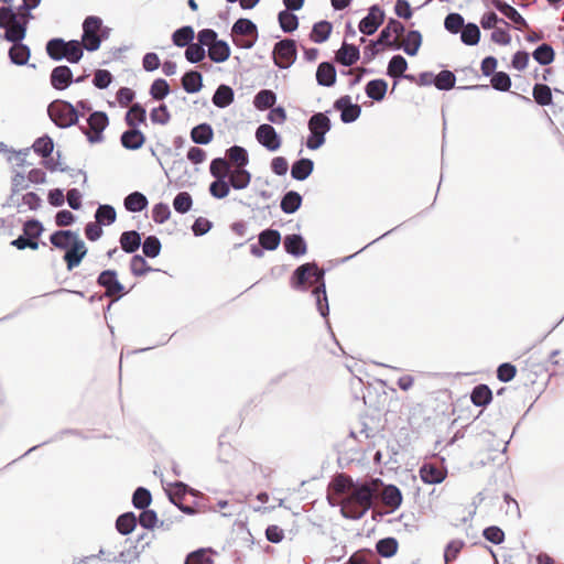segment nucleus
<instances>
[{
	"mask_svg": "<svg viewBox=\"0 0 564 564\" xmlns=\"http://www.w3.org/2000/svg\"><path fill=\"white\" fill-rule=\"evenodd\" d=\"M145 121V107L140 102H134L124 116V122L129 129L124 130L120 135V143L122 148L130 151H137L144 145L147 138L139 129V126Z\"/></svg>",
	"mask_w": 564,
	"mask_h": 564,
	"instance_id": "nucleus-1",
	"label": "nucleus"
},
{
	"mask_svg": "<svg viewBox=\"0 0 564 564\" xmlns=\"http://www.w3.org/2000/svg\"><path fill=\"white\" fill-rule=\"evenodd\" d=\"M45 51L54 62L66 59L69 64H77L83 58V47L79 40L66 41L63 37H52L46 42Z\"/></svg>",
	"mask_w": 564,
	"mask_h": 564,
	"instance_id": "nucleus-2",
	"label": "nucleus"
},
{
	"mask_svg": "<svg viewBox=\"0 0 564 564\" xmlns=\"http://www.w3.org/2000/svg\"><path fill=\"white\" fill-rule=\"evenodd\" d=\"M47 115L51 121L59 129H67L73 126H78L83 113L78 108L67 100L55 99L47 106Z\"/></svg>",
	"mask_w": 564,
	"mask_h": 564,
	"instance_id": "nucleus-3",
	"label": "nucleus"
},
{
	"mask_svg": "<svg viewBox=\"0 0 564 564\" xmlns=\"http://www.w3.org/2000/svg\"><path fill=\"white\" fill-rule=\"evenodd\" d=\"M330 110L314 112L308 121L307 128L310 134L306 140V148L315 151L322 148L326 142V134L332 130L333 124L329 119Z\"/></svg>",
	"mask_w": 564,
	"mask_h": 564,
	"instance_id": "nucleus-4",
	"label": "nucleus"
},
{
	"mask_svg": "<svg viewBox=\"0 0 564 564\" xmlns=\"http://www.w3.org/2000/svg\"><path fill=\"white\" fill-rule=\"evenodd\" d=\"M325 269H313L312 270V278L317 283V286L312 290L311 294L315 300L316 310L319 313V315L325 319L326 327L333 337L336 345L343 350L341 346L339 345L338 340L335 337V334L333 332V328L330 326L328 316H329V304H328V297L326 293V282H325Z\"/></svg>",
	"mask_w": 564,
	"mask_h": 564,
	"instance_id": "nucleus-5",
	"label": "nucleus"
},
{
	"mask_svg": "<svg viewBox=\"0 0 564 564\" xmlns=\"http://www.w3.org/2000/svg\"><path fill=\"white\" fill-rule=\"evenodd\" d=\"M232 43L242 50H250L258 41L257 24L248 18H239L231 26Z\"/></svg>",
	"mask_w": 564,
	"mask_h": 564,
	"instance_id": "nucleus-6",
	"label": "nucleus"
},
{
	"mask_svg": "<svg viewBox=\"0 0 564 564\" xmlns=\"http://www.w3.org/2000/svg\"><path fill=\"white\" fill-rule=\"evenodd\" d=\"M87 126L78 122V129L86 137L87 141L91 144L100 143L104 141V131L109 124L108 115L101 110L91 111L86 118Z\"/></svg>",
	"mask_w": 564,
	"mask_h": 564,
	"instance_id": "nucleus-7",
	"label": "nucleus"
},
{
	"mask_svg": "<svg viewBox=\"0 0 564 564\" xmlns=\"http://www.w3.org/2000/svg\"><path fill=\"white\" fill-rule=\"evenodd\" d=\"M97 284L105 289V295L107 297L116 296V299L107 305V311L110 310L115 302L128 293L124 285L119 281L118 272L115 269L102 270L97 276Z\"/></svg>",
	"mask_w": 564,
	"mask_h": 564,
	"instance_id": "nucleus-8",
	"label": "nucleus"
},
{
	"mask_svg": "<svg viewBox=\"0 0 564 564\" xmlns=\"http://www.w3.org/2000/svg\"><path fill=\"white\" fill-rule=\"evenodd\" d=\"M102 26L101 18L97 15H88L85 18L83 22V33L82 39L79 40L83 47V53L85 51L91 53L99 50L101 45V39L99 37L98 31Z\"/></svg>",
	"mask_w": 564,
	"mask_h": 564,
	"instance_id": "nucleus-9",
	"label": "nucleus"
},
{
	"mask_svg": "<svg viewBox=\"0 0 564 564\" xmlns=\"http://www.w3.org/2000/svg\"><path fill=\"white\" fill-rule=\"evenodd\" d=\"M297 45L293 39H283L274 44L272 59L280 69L290 68L296 61Z\"/></svg>",
	"mask_w": 564,
	"mask_h": 564,
	"instance_id": "nucleus-10",
	"label": "nucleus"
},
{
	"mask_svg": "<svg viewBox=\"0 0 564 564\" xmlns=\"http://www.w3.org/2000/svg\"><path fill=\"white\" fill-rule=\"evenodd\" d=\"M171 487L172 489L166 491L170 502L185 514H196L197 510L194 507L181 503V500H183L186 495L195 496L197 492L196 489L180 480L171 484Z\"/></svg>",
	"mask_w": 564,
	"mask_h": 564,
	"instance_id": "nucleus-11",
	"label": "nucleus"
},
{
	"mask_svg": "<svg viewBox=\"0 0 564 564\" xmlns=\"http://www.w3.org/2000/svg\"><path fill=\"white\" fill-rule=\"evenodd\" d=\"M72 240V243L64 250L65 253L63 256L68 271H73L75 268L79 267L88 253V248L78 231Z\"/></svg>",
	"mask_w": 564,
	"mask_h": 564,
	"instance_id": "nucleus-12",
	"label": "nucleus"
},
{
	"mask_svg": "<svg viewBox=\"0 0 564 564\" xmlns=\"http://www.w3.org/2000/svg\"><path fill=\"white\" fill-rule=\"evenodd\" d=\"M333 109L340 112V121L345 124L352 123L361 116V106L352 102L349 95L337 98L333 104Z\"/></svg>",
	"mask_w": 564,
	"mask_h": 564,
	"instance_id": "nucleus-13",
	"label": "nucleus"
},
{
	"mask_svg": "<svg viewBox=\"0 0 564 564\" xmlns=\"http://www.w3.org/2000/svg\"><path fill=\"white\" fill-rule=\"evenodd\" d=\"M384 19V10L379 4H372L368 9V13L359 21L358 30L364 35H373L382 25Z\"/></svg>",
	"mask_w": 564,
	"mask_h": 564,
	"instance_id": "nucleus-14",
	"label": "nucleus"
},
{
	"mask_svg": "<svg viewBox=\"0 0 564 564\" xmlns=\"http://www.w3.org/2000/svg\"><path fill=\"white\" fill-rule=\"evenodd\" d=\"M256 139L269 152H276L282 144V138L270 123H261L256 130Z\"/></svg>",
	"mask_w": 564,
	"mask_h": 564,
	"instance_id": "nucleus-15",
	"label": "nucleus"
},
{
	"mask_svg": "<svg viewBox=\"0 0 564 564\" xmlns=\"http://www.w3.org/2000/svg\"><path fill=\"white\" fill-rule=\"evenodd\" d=\"M405 33V26L395 18H389L387 24L381 29L378 37L379 42H383V47L393 51L400 50V44L392 40V35L400 36Z\"/></svg>",
	"mask_w": 564,
	"mask_h": 564,
	"instance_id": "nucleus-16",
	"label": "nucleus"
},
{
	"mask_svg": "<svg viewBox=\"0 0 564 564\" xmlns=\"http://www.w3.org/2000/svg\"><path fill=\"white\" fill-rule=\"evenodd\" d=\"M31 47L24 43V40L15 39L11 42L8 51V57L11 64L15 66H25L35 68V64H29L31 58Z\"/></svg>",
	"mask_w": 564,
	"mask_h": 564,
	"instance_id": "nucleus-17",
	"label": "nucleus"
},
{
	"mask_svg": "<svg viewBox=\"0 0 564 564\" xmlns=\"http://www.w3.org/2000/svg\"><path fill=\"white\" fill-rule=\"evenodd\" d=\"M313 269H317V263L315 261L300 264L291 274V288L299 292H307V281L312 278Z\"/></svg>",
	"mask_w": 564,
	"mask_h": 564,
	"instance_id": "nucleus-18",
	"label": "nucleus"
},
{
	"mask_svg": "<svg viewBox=\"0 0 564 564\" xmlns=\"http://www.w3.org/2000/svg\"><path fill=\"white\" fill-rule=\"evenodd\" d=\"M74 83L73 70L68 65L55 66L50 74L51 86L58 91L67 89Z\"/></svg>",
	"mask_w": 564,
	"mask_h": 564,
	"instance_id": "nucleus-19",
	"label": "nucleus"
},
{
	"mask_svg": "<svg viewBox=\"0 0 564 564\" xmlns=\"http://www.w3.org/2000/svg\"><path fill=\"white\" fill-rule=\"evenodd\" d=\"M360 59V48L358 45L348 43L346 40L335 52V61L344 67H350Z\"/></svg>",
	"mask_w": 564,
	"mask_h": 564,
	"instance_id": "nucleus-20",
	"label": "nucleus"
},
{
	"mask_svg": "<svg viewBox=\"0 0 564 564\" xmlns=\"http://www.w3.org/2000/svg\"><path fill=\"white\" fill-rule=\"evenodd\" d=\"M419 473L422 481L427 485L441 484L447 475V470L444 466L429 462L422 464Z\"/></svg>",
	"mask_w": 564,
	"mask_h": 564,
	"instance_id": "nucleus-21",
	"label": "nucleus"
},
{
	"mask_svg": "<svg viewBox=\"0 0 564 564\" xmlns=\"http://www.w3.org/2000/svg\"><path fill=\"white\" fill-rule=\"evenodd\" d=\"M124 543H129V546L123 549L117 556H113V562L132 563L138 560L145 549L150 546L151 539L142 544L126 539ZM108 562H111V560H108Z\"/></svg>",
	"mask_w": 564,
	"mask_h": 564,
	"instance_id": "nucleus-22",
	"label": "nucleus"
},
{
	"mask_svg": "<svg viewBox=\"0 0 564 564\" xmlns=\"http://www.w3.org/2000/svg\"><path fill=\"white\" fill-rule=\"evenodd\" d=\"M316 83L318 86L330 88L335 86L337 80V72L333 62H321L317 66Z\"/></svg>",
	"mask_w": 564,
	"mask_h": 564,
	"instance_id": "nucleus-23",
	"label": "nucleus"
},
{
	"mask_svg": "<svg viewBox=\"0 0 564 564\" xmlns=\"http://www.w3.org/2000/svg\"><path fill=\"white\" fill-rule=\"evenodd\" d=\"M283 248L294 258H301L307 252L306 240L301 234L286 235L283 239Z\"/></svg>",
	"mask_w": 564,
	"mask_h": 564,
	"instance_id": "nucleus-24",
	"label": "nucleus"
},
{
	"mask_svg": "<svg viewBox=\"0 0 564 564\" xmlns=\"http://www.w3.org/2000/svg\"><path fill=\"white\" fill-rule=\"evenodd\" d=\"M351 489V499L357 505L366 509L372 508L373 489L370 485L356 480Z\"/></svg>",
	"mask_w": 564,
	"mask_h": 564,
	"instance_id": "nucleus-25",
	"label": "nucleus"
},
{
	"mask_svg": "<svg viewBox=\"0 0 564 564\" xmlns=\"http://www.w3.org/2000/svg\"><path fill=\"white\" fill-rule=\"evenodd\" d=\"M231 54L230 45L227 41L217 39L209 47L207 48L208 58L216 64L225 63L229 59Z\"/></svg>",
	"mask_w": 564,
	"mask_h": 564,
	"instance_id": "nucleus-26",
	"label": "nucleus"
},
{
	"mask_svg": "<svg viewBox=\"0 0 564 564\" xmlns=\"http://www.w3.org/2000/svg\"><path fill=\"white\" fill-rule=\"evenodd\" d=\"M314 161L308 158H300L292 163L291 177L295 181L303 182L307 180L314 171Z\"/></svg>",
	"mask_w": 564,
	"mask_h": 564,
	"instance_id": "nucleus-27",
	"label": "nucleus"
},
{
	"mask_svg": "<svg viewBox=\"0 0 564 564\" xmlns=\"http://www.w3.org/2000/svg\"><path fill=\"white\" fill-rule=\"evenodd\" d=\"M182 88L187 94H197L203 87V74L197 69H188L181 78Z\"/></svg>",
	"mask_w": 564,
	"mask_h": 564,
	"instance_id": "nucleus-28",
	"label": "nucleus"
},
{
	"mask_svg": "<svg viewBox=\"0 0 564 564\" xmlns=\"http://www.w3.org/2000/svg\"><path fill=\"white\" fill-rule=\"evenodd\" d=\"M189 137L193 143L207 145L214 139V129L210 123L202 122L191 129Z\"/></svg>",
	"mask_w": 564,
	"mask_h": 564,
	"instance_id": "nucleus-29",
	"label": "nucleus"
},
{
	"mask_svg": "<svg viewBox=\"0 0 564 564\" xmlns=\"http://www.w3.org/2000/svg\"><path fill=\"white\" fill-rule=\"evenodd\" d=\"M303 204V196L294 189L286 191L280 200V208L286 215L295 214Z\"/></svg>",
	"mask_w": 564,
	"mask_h": 564,
	"instance_id": "nucleus-30",
	"label": "nucleus"
},
{
	"mask_svg": "<svg viewBox=\"0 0 564 564\" xmlns=\"http://www.w3.org/2000/svg\"><path fill=\"white\" fill-rule=\"evenodd\" d=\"M142 242V236L138 230H126L122 231L119 237V243L121 249L129 254H135Z\"/></svg>",
	"mask_w": 564,
	"mask_h": 564,
	"instance_id": "nucleus-31",
	"label": "nucleus"
},
{
	"mask_svg": "<svg viewBox=\"0 0 564 564\" xmlns=\"http://www.w3.org/2000/svg\"><path fill=\"white\" fill-rule=\"evenodd\" d=\"M492 390L486 383L476 384L470 392V401L475 406L486 408L492 402Z\"/></svg>",
	"mask_w": 564,
	"mask_h": 564,
	"instance_id": "nucleus-32",
	"label": "nucleus"
},
{
	"mask_svg": "<svg viewBox=\"0 0 564 564\" xmlns=\"http://www.w3.org/2000/svg\"><path fill=\"white\" fill-rule=\"evenodd\" d=\"M235 100V90L226 84H220L213 94L212 102L219 109L229 107Z\"/></svg>",
	"mask_w": 564,
	"mask_h": 564,
	"instance_id": "nucleus-33",
	"label": "nucleus"
},
{
	"mask_svg": "<svg viewBox=\"0 0 564 564\" xmlns=\"http://www.w3.org/2000/svg\"><path fill=\"white\" fill-rule=\"evenodd\" d=\"M387 91L388 82L383 78L371 79L365 86V94L376 102L382 101L386 98Z\"/></svg>",
	"mask_w": 564,
	"mask_h": 564,
	"instance_id": "nucleus-34",
	"label": "nucleus"
},
{
	"mask_svg": "<svg viewBox=\"0 0 564 564\" xmlns=\"http://www.w3.org/2000/svg\"><path fill=\"white\" fill-rule=\"evenodd\" d=\"M408 61L403 55L395 54L390 58L386 74L390 78H393L392 90H394L398 85V75H402L403 73H405L408 70Z\"/></svg>",
	"mask_w": 564,
	"mask_h": 564,
	"instance_id": "nucleus-35",
	"label": "nucleus"
},
{
	"mask_svg": "<svg viewBox=\"0 0 564 564\" xmlns=\"http://www.w3.org/2000/svg\"><path fill=\"white\" fill-rule=\"evenodd\" d=\"M123 206L129 213H140L148 208L149 199L143 193L134 191L124 197Z\"/></svg>",
	"mask_w": 564,
	"mask_h": 564,
	"instance_id": "nucleus-36",
	"label": "nucleus"
},
{
	"mask_svg": "<svg viewBox=\"0 0 564 564\" xmlns=\"http://www.w3.org/2000/svg\"><path fill=\"white\" fill-rule=\"evenodd\" d=\"M422 43V33L419 30H410L405 34L404 43L400 44V50H402L406 55L413 57L417 55Z\"/></svg>",
	"mask_w": 564,
	"mask_h": 564,
	"instance_id": "nucleus-37",
	"label": "nucleus"
},
{
	"mask_svg": "<svg viewBox=\"0 0 564 564\" xmlns=\"http://www.w3.org/2000/svg\"><path fill=\"white\" fill-rule=\"evenodd\" d=\"M34 14L30 11L28 12H17L13 26L11 28V31L14 33V40H25L28 34L29 24L32 20H34Z\"/></svg>",
	"mask_w": 564,
	"mask_h": 564,
	"instance_id": "nucleus-38",
	"label": "nucleus"
},
{
	"mask_svg": "<svg viewBox=\"0 0 564 564\" xmlns=\"http://www.w3.org/2000/svg\"><path fill=\"white\" fill-rule=\"evenodd\" d=\"M382 501L387 507H390V512L395 511L400 508L403 501L402 491L397 485L389 484L384 486L382 492Z\"/></svg>",
	"mask_w": 564,
	"mask_h": 564,
	"instance_id": "nucleus-39",
	"label": "nucleus"
},
{
	"mask_svg": "<svg viewBox=\"0 0 564 564\" xmlns=\"http://www.w3.org/2000/svg\"><path fill=\"white\" fill-rule=\"evenodd\" d=\"M333 31L332 22L327 20H321L315 22L312 26V31L310 34V40L316 44H322L326 42Z\"/></svg>",
	"mask_w": 564,
	"mask_h": 564,
	"instance_id": "nucleus-40",
	"label": "nucleus"
},
{
	"mask_svg": "<svg viewBox=\"0 0 564 564\" xmlns=\"http://www.w3.org/2000/svg\"><path fill=\"white\" fill-rule=\"evenodd\" d=\"M138 525V518L133 511H127L116 519V530L121 535H129Z\"/></svg>",
	"mask_w": 564,
	"mask_h": 564,
	"instance_id": "nucleus-41",
	"label": "nucleus"
},
{
	"mask_svg": "<svg viewBox=\"0 0 564 564\" xmlns=\"http://www.w3.org/2000/svg\"><path fill=\"white\" fill-rule=\"evenodd\" d=\"M281 234L278 229L267 228L259 232V245L263 246L268 251H274L281 243Z\"/></svg>",
	"mask_w": 564,
	"mask_h": 564,
	"instance_id": "nucleus-42",
	"label": "nucleus"
},
{
	"mask_svg": "<svg viewBox=\"0 0 564 564\" xmlns=\"http://www.w3.org/2000/svg\"><path fill=\"white\" fill-rule=\"evenodd\" d=\"M76 232L77 230L72 229H57L50 235V243L54 248L64 251L66 247H68L72 243V239L74 238Z\"/></svg>",
	"mask_w": 564,
	"mask_h": 564,
	"instance_id": "nucleus-43",
	"label": "nucleus"
},
{
	"mask_svg": "<svg viewBox=\"0 0 564 564\" xmlns=\"http://www.w3.org/2000/svg\"><path fill=\"white\" fill-rule=\"evenodd\" d=\"M145 258L147 257H144L143 254H138V253H135L131 257L130 271H131L132 275L140 278V276H144L149 272H160L161 271V269L151 267L147 262Z\"/></svg>",
	"mask_w": 564,
	"mask_h": 564,
	"instance_id": "nucleus-44",
	"label": "nucleus"
},
{
	"mask_svg": "<svg viewBox=\"0 0 564 564\" xmlns=\"http://www.w3.org/2000/svg\"><path fill=\"white\" fill-rule=\"evenodd\" d=\"M278 96L272 89H261L253 97V107L258 111H264L273 107Z\"/></svg>",
	"mask_w": 564,
	"mask_h": 564,
	"instance_id": "nucleus-45",
	"label": "nucleus"
},
{
	"mask_svg": "<svg viewBox=\"0 0 564 564\" xmlns=\"http://www.w3.org/2000/svg\"><path fill=\"white\" fill-rule=\"evenodd\" d=\"M232 186L229 184L228 177L225 178V175H216V180H214L208 187L209 194L216 199L226 198Z\"/></svg>",
	"mask_w": 564,
	"mask_h": 564,
	"instance_id": "nucleus-46",
	"label": "nucleus"
},
{
	"mask_svg": "<svg viewBox=\"0 0 564 564\" xmlns=\"http://www.w3.org/2000/svg\"><path fill=\"white\" fill-rule=\"evenodd\" d=\"M460 34V41L467 46H475L479 43L481 32L479 25L474 22H467L463 26Z\"/></svg>",
	"mask_w": 564,
	"mask_h": 564,
	"instance_id": "nucleus-47",
	"label": "nucleus"
},
{
	"mask_svg": "<svg viewBox=\"0 0 564 564\" xmlns=\"http://www.w3.org/2000/svg\"><path fill=\"white\" fill-rule=\"evenodd\" d=\"M195 39V30L192 25H183L176 29L172 35V43L177 47H185L191 44Z\"/></svg>",
	"mask_w": 564,
	"mask_h": 564,
	"instance_id": "nucleus-48",
	"label": "nucleus"
},
{
	"mask_svg": "<svg viewBox=\"0 0 564 564\" xmlns=\"http://www.w3.org/2000/svg\"><path fill=\"white\" fill-rule=\"evenodd\" d=\"M532 57L538 64L547 66L554 62L555 51L551 44L542 43L532 52Z\"/></svg>",
	"mask_w": 564,
	"mask_h": 564,
	"instance_id": "nucleus-49",
	"label": "nucleus"
},
{
	"mask_svg": "<svg viewBox=\"0 0 564 564\" xmlns=\"http://www.w3.org/2000/svg\"><path fill=\"white\" fill-rule=\"evenodd\" d=\"M294 12L284 9L278 13V22L284 33H293L299 29V18Z\"/></svg>",
	"mask_w": 564,
	"mask_h": 564,
	"instance_id": "nucleus-50",
	"label": "nucleus"
},
{
	"mask_svg": "<svg viewBox=\"0 0 564 564\" xmlns=\"http://www.w3.org/2000/svg\"><path fill=\"white\" fill-rule=\"evenodd\" d=\"M399 549V542L393 536L382 538L376 543V554L384 558L394 556Z\"/></svg>",
	"mask_w": 564,
	"mask_h": 564,
	"instance_id": "nucleus-51",
	"label": "nucleus"
},
{
	"mask_svg": "<svg viewBox=\"0 0 564 564\" xmlns=\"http://www.w3.org/2000/svg\"><path fill=\"white\" fill-rule=\"evenodd\" d=\"M95 219L100 226H110L117 219L116 208L110 204H100L95 212Z\"/></svg>",
	"mask_w": 564,
	"mask_h": 564,
	"instance_id": "nucleus-52",
	"label": "nucleus"
},
{
	"mask_svg": "<svg viewBox=\"0 0 564 564\" xmlns=\"http://www.w3.org/2000/svg\"><path fill=\"white\" fill-rule=\"evenodd\" d=\"M251 178V173L246 167H243L231 171V175L228 177V181L234 189L240 191L249 186Z\"/></svg>",
	"mask_w": 564,
	"mask_h": 564,
	"instance_id": "nucleus-53",
	"label": "nucleus"
},
{
	"mask_svg": "<svg viewBox=\"0 0 564 564\" xmlns=\"http://www.w3.org/2000/svg\"><path fill=\"white\" fill-rule=\"evenodd\" d=\"M532 95L534 101L540 106L546 107L553 105L552 88L546 84L536 83L533 86Z\"/></svg>",
	"mask_w": 564,
	"mask_h": 564,
	"instance_id": "nucleus-54",
	"label": "nucleus"
},
{
	"mask_svg": "<svg viewBox=\"0 0 564 564\" xmlns=\"http://www.w3.org/2000/svg\"><path fill=\"white\" fill-rule=\"evenodd\" d=\"M143 256L154 259L160 256L162 251L161 240L155 235H149L141 242Z\"/></svg>",
	"mask_w": 564,
	"mask_h": 564,
	"instance_id": "nucleus-55",
	"label": "nucleus"
},
{
	"mask_svg": "<svg viewBox=\"0 0 564 564\" xmlns=\"http://www.w3.org/2000/svg\"><path fill=\"white\" fill-rule=\"evenodd\" d=\"M32 150L41 158L51 156L54 151V141L48 134H43L35 139Z\"/></svg>",
	"mask_w": 564,
	"mask_h": 564,
	"instance_id": "nucleus-56",
	"label": "nucleus"
},
{
	"mask_svg": "<svg viewBox=\"0 0 564 564\" xmlns=\"http://www.w3.org/2000/svg\"><path fill=\"white\" fill-rule=\"evenodd\" d=\"M456 76L449 69L441 70L435 75L434 87L441 91H448L455 88Z\"/></svg>",
	"mask_w": 564,
	"mask_h": 564,
	"instance_id": "nucleus-57",
	"label": "nucleus"
},
{
	"mask_svg": "<svg viewBox=\"0 0 564 564\" xmlns=\"http://www.w3.org/2000/svg\"><path fill=\"white\" fill-rule=\"evenodd\" d=\"M171 93L170 84L164 78H156L152 82L149 94L152 99L161 101L165 99Z\"/></svg>",
	"mask_w": 564,
	"mask_h": 564,
	"instance_id": "nucleus-58",
	"label": "nucleus"
},
{
	"mask_svg": "<svg viewBox=\"0 0 564 564\" xmlns=\"http://www.w3.org/2000/svg\"><path fill=\"white\" fill-rule=\"evenodd\" d=\"M131 502L138 510L149 508L152 502V494L148 488L139 486L132 494Z\"/></svg>",
	"mask_w": 564,
	"mask_h": 564,
	"instance_id": "nucleus-59",
	"label": "nucleus"
},
{
	"mask_svg": "<svg viewBox=\"0 0 564 564\" xmlns=\"http://www.w3.org/2000/svg\"><path fill=\"white\" fill-rule=\"evenodd\" d=\"M212 547H199L189 552L184 561V564H213V558L208 553H212Z\"/></svg>",
	"mask_w": 564,
	"mask_h": 564,
	"instance_id": "nucleus-60",
	"label": "nucleus"
},
{
	"mask_svg": "<svg viewBox=\"0 0 564 564\" xmlns=\"http://www.w3.org/2000/svg\"><path fill=\"white\" fill-rule=\"evenodd\" d=\"M185 47L184 56L189 64H198L204 61L207 55V51L197 42L193 41Z\"/></svg>",
	"mask_w": 564,
	"mask_h": 564,
	"instance_id": "nucleus-61",
	"label": "nucleus"
},
{
	"mask_svg": "<svg viewBox=\"0 0 564 564\" xmlns=\"http://www.w3.org/2000/svg\"><path fill=\"white\" fill-rule=\"evenodd\" d=\"M226 154L238 165V169H243L249 164L248 151L241 145H231L226 150Z\"/></svg>",
	"mask_w": 564,
	"mask_h": 564,
	"instance_id": "nucleus-62",
	"label": "nucleus"
},
{
	"mask_svg": "<svg viewBox=\"0 0 564 564\" xmlns=\"http://www.w3.org/2000/svg\"><path fill=\"white\" fill-rule=\"evenodd\" d=\"M172 205L176 213L184 215L193 208V197L188 192H178Z\"/></svg>",
	"mask_w": 564,
	"mask_h": 564,
	"instance_id": "nucleus-63",
	"label": "nucleus"
},
{
	"mask_svg": "<svg viewBox=\"0 0 564 564\" xmlns=\"http://www.w3.org/2000/svg\"><path fill=\"white\" fill-rule=\"evenodd\" d=\"M465 23L464 17L458 12H451L444 19V28L451 34H458Z\"/></svg>",
	"mask_w": 564,
	"mask_h": 564,
	"instance_id": "nucleus-64",
	"label": "nucleus"
}]
</instances>
